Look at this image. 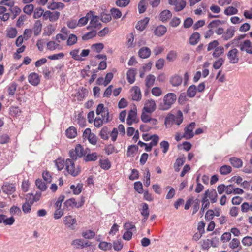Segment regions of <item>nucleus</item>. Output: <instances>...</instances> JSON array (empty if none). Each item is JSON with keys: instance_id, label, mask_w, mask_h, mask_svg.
I'll use <instances>...</instances> for the list:
<instances>
[{"instance_id": "obj_11", "label": "nucleus", "mask_w": 252, "mask_h": 252, "mask_svg": "<svg viewBox=\"0 0 252 252\" xmlns=\"http://www.w3.org/2000/svg\"><path fill=\"white\" fill-rule=\"evenodd\" d=\"M1 189L4 193L11 195L15 191L16 187L14 184L6 182L4 183Z\"/></svg>"}, {"instance_id": "obj_8", "label": "nucleus", "mask_w": 252, "mask_h": 252, "mask_svg": "<svg viewBox=\"0 0 252 252\" xmlns=\"http://www.w3.org/2000/svg\"><path fill=\"white\" fill-rule=\"evenodd\" d=\"M238 47L241 51L252 54V42L250 40H245L241 42Z\"/></svg>"}, {"instance_id": "obj_13", "label": "nucleus", "mask_w": 252, "mask_h": 252, "mask_svg": "<svg viewBox=\"0 0 252 252\" xmlns=\"http://www.w3.org/2000/svg\"><path fill=\"white\" fill-rule=\"evenodd\" d=\"M203 196L209 199L212 203H216L217 201L218 195L215 189H207L203 194Z\"/></svg>"}, {"instance_id": "obj_19", "label": "nucleus", "mask_w": 252, "mask_h": 252, "mask_svg": "<svg viewBox=\"0 0 252 252\" xmlns=\"http://www.w3.org/2000/svg\"><path fill=\"white\" fill-rule=\"evenodd\" d=\"M235 32V30L234 28L230 27L224 32L222 36V38L225 41L228 40L233 37Z\"/></svg>"}, {"instance_id": "obj_32", "label": "nucleus", "mask_w": 252, "mask_h": 252, "mask_svg": "<svg viewBox=\"0 0 252 252\" xmlns=\"http://www.w3.org/2000/svg\"><path fill=\"white\" fill-rule=\"evenodd\" d=\"M172 16L171 12L168 10L162 11L159 15V19L162 22L167 21Z\"/></svg>"}, {"instance_id": "obj_51", "label": "nucleus", "mask_w": 252, "mask_h": 252, "mask_svg": "<svg viewBox=\"0 0 252 252\" xmlns=\"http://www.w3.org/2000/svg\"><path fill=\"white\" fill-rule=\"evenodd\" d=\"M42 24L40 21L35 22L33 26L34 34L35 36L38 35L41 31Z\"/></svg>"}, {"instance_id": "obj_57", "label": "nucleus", "mask_w": 252, "mask_h": 252, "mask_svg": "<svg viewBox=\"0 0 252 252\" xmlns=\"http://www.w3.org/2000/svg\"><path fill=\"white\" fill-rule=\"evenodd\" d=\"M9 212L13 217L15 215L20 216L21 214L20 208L16 206H12L10 209Z\"/></svg>"}, {"instance_id": "obj_27", "label": "nucleus", "mask_w": 252, "mask_h": 252, "mask_svg": "<svg viewBox=\"0 0 252 252\" xmlns=\"http://www.w3.org/2000/svg\"><path fill=\"white\" fill-rule=\"evenodd\" d=\"M90 15H92V11H90L85 16L80 18L77 21L78 27H82L86 25L89 20V18H90Z\"/></svg>"}, {"instance_id": "obj_15", "label": "nucleus", "mask_w": 252, "mask_h": 252, "mask_svg": "<svg viewBox=\"0 0 252 252\" xmlns=\"http://www.w3.org/2000/svg\"><path fill=\"white\" fill-rule=\"evenodd\" d=\"M76 223V220L72 216H65L63 218V223L68 228L73 230L74 229V224Z\"/></svg>"}, {"instance_id": "obj_7", "label": "nucleus", "mask_w": 252, "mask_h": 252, "mask_svg": "<svg viewBox=\"0 0 252 252\" xmlns=\"http://www.w3.org/2000/svg\"><path fill=\"white\" fill-rule=\"evenodd\" d=\"M83 136L84 138L87 139L89 142L92 145H96L97 137L94 133L91 132V130L89 128H87L85 130L83 133Z\"/></svg>"}, {"instance_id": "obj_33", "label": "nucleus", "mask_w": 252, "mask_h": 252, "mask_svg": "<svg viewBox=\"0 0 252 252\" xmlns=\"http://www.w3.org/2000/svg\"><path fill=\"white\" fill-rule=\"evenodd\" d=\"M66 136L69 138H73L77 136V130L73 126L69 127L65 131Z\"/></svg>"}, {"instance_id": "obj_22", "label": "nucleus", "mask_w": 252, "mask_h": 252, "mask_svg": "<svg viewBox=\"0 0 252 252\" xmlns=\"http://www.w3.org/2000/svg\"><path fill=\"white\" fill-rule=\"evenodd\" d=\"M136 75V69L135 68H130L127 71L126 78L130 84H133L135 82Z\"/></svg>"}, {"instance_id": "obj_49", "label": "nucleus", "mask_w": 252, "mask_h": 252, "mask_svg": "<svg viewBox=\"0 0 252 252\" xmlns=\"http://www.w3.org/2000/svg\"><path fill=\"white\" fill-rule=\"evenodd\" d=\"M99 163L101 168L103 169L108 170L111 167V163L108 159H100Z\"/></svg>"}, {"instance_id": "obj_60", "label": "nucleus", "mask_w": 252, "mask_h": 252, "mask_svg": "<svg viewBox=\"0 0 252 252\" xmlns=\"http://www.w3.org/2000/svg\"><path fill=\"white\" fill-rule=\"evenodd\" d=\"M108 134H109V131H108V128L107 127H103L101 129V130L100 132V133H99V135H100L101 138H102L103 140H107L108 139V138H109Z\"/></svg>"}, {"instance_id": "obj_5", "label": "nucleus", "mask_w": 252, "mask_h": 252, "mask_svg": "<svg viewBox=\"0 0 252 252\" xmlns=\"http://www.w3.org/2000/svg\"><path fill=\"white\" fill-rule=\"evenodd\" d=\"M60 16V13L59 12H51L47 10L44 12L43 15V18L45 20H49L50 22H54L58 20Z\"/></svg>"}, {"instance_id": "obj_63", "label": "nucleus", "mask_w": 252, "mask_h": 252, "mask_svg": "<svg viewBox=\"0 0 252 252\" xmlns=\"http://www.w3.org/2000/svg\"><path fill=\"white\" fill-rule=\"evenodd\" d=\"M110 12L111 15L114 19L120 18L122 16V13L119 9L113 8L111 9Z\"/></svg>"}, {"instance_id": "obj_26", "label": "nucleus", "mask_w": 252, "mask_h": 252, "mask_svg": "<svg viewBox=\"0 0 252 252\" xmlns=\"http://www.w3.org/2000/svg\"><path fill=\"white\" fill-rule=\"evenodd\" d=\"M149 21V18L145 17L143 20L139 21L136 26V28L140 31H143L146 27Z\"/></svg>"}, {"instance_id": "obj_2", "label": "nucleus", "mask_w": 252, "mask_h": 252, "mask_svg": "<svg viewBox=\"0 0 252 252\" xmlns=\"http://www.w3.org/2000/svg\"><path fill=\"white\" fill-rule=\"evenodd\" d=\"M177 99L175 94L169 93L164 95L163 98V102L159 105V109L161 110H168L175 103Z\"/></svg>"}, {"instance_id": "obj_52", "label": "nucleus", "mask_w": 252, "mask_h": 252, "mask_svg": "<svg viewBox=\"0 0 252 252\" xmlns=\"http://www.w3.org/2000/svg\"><path fill=\"white\" fill-rule=\"evenodd\" d=\"M185 161V158H178L176 162L174 164V168L176 171H179L180 170V167L182 166Z\"/></svg>"}, {"instance_id": "obj_40", "label": "nucleus", "mask_w": 252, "mask_h": 252, "mask_svg": "<svg viewBox=\"0 0 252 252\" xmlns=\"http://www.w3.org/2000/svg\"><path fill=\"white\" fill-rule=\"evenodd\" d=\"M74 150L77 153V156H78L79 158H81L87 154L86 151L80 144H77Z\"/></svg>"}, {"instance_id": "obj_55", "label": "nucleus", "mask_w": 252, "mask_h": 252, "mask_svg": "<svg viewBox=\"0 0 252 252\" xmlns=\"http://www.w3.org/2000/svg\"><path fill=\"white\" fill-rule=\"evenodd\" d=\"M96 34V32L95 31H92L89 32L85 34H84L82 36V39L83 40H88L89 39H92L93 37H95Z\"/></svg>"}, {"instance_id": "obj_53", "label": "nucleus", "mask_w": 252, "mask_h": 252, "mask_svg": "<svg viewBox=\"0 0 252 252\" xmlns=\"http://www.w3.org/2000/svg\"><path fill=\"white\" fill-rule=\"evenodd\" d=\"M83 186L82 184H78L77 186L72 185L70 186V189H72L73 193L78 195L82 191Z\"/></svg>"}, {"instance_id": "obj_23", "label": "nucleus", "mask_w": 252, "mask_h": 252, "mask_svg": "<svg viewBox=\"0 0 252 252\" xmlns=\"http://www.w3.org/2000/svg\"><path fill=\"white\" fill-rule=\"evenodd\" d=\"M10 14L4 6H0V20L6 21L9 19Z\"/></svg>"}, {"instance_id": "obj_41", "label": "nucleus", "mask_w": 252, "mask_h": 252, "mask_svg": "<svg viewBox=\"0 0 252 252\" xmlns=\"http://www.w3.org/2000/svg\"><path fill=\"white\" fill-rule=\"evenodd\" d=\"M55 162L57 169L59 171L63 169L64 166L65 167V161L62 158H58Z\"/></svg>"}, {"instance_id": "obj_20", "label": "nucleus", "mask_w": 252, "mask_h": 252, "mask_svg": "<svg viewBox=\"0 0 252 252\" xmlns=\"http://www.w3.org/2000/svg\"><path fill=\"white\" fill-rule=\"evenodd\" d=\"M15 222V219L13 216L7 218L6 215H0V223H3L5 225H11Z\"/></svg>"}, {"instance_id": "obj_39", "label": "nucleus", "mask_w": 252, "mask_h": 252, "mask_svg": "<svg viewBox=\"0 0 252 252\" xmlns=\"http://www.w3.org/2000/svg\"><path fill=\"white\" fill-rule=\"evenodd\" d=\"M17 88V84L15 82L10 83L7 86L8 95L10 96H13L15 95Z\"/></svg>"}, {"instance_id": "obj_28", "label": "nucleus", "mask_w": 252, "mask_h": 252, "mask_svg": "<svg viewBox=\"0 0 252 252\" xmlns=\"http://www.w3.org/2000/svg\"><path fill=\"white\" fill-rule=\"evenodd\" d=\"M156 77L153 74H149L145 78V86L149 89L152 87L155 82Z\"/></svg>"}, {"instance_id": "obj_43", "label": "nucleus", "mask_w": 252, "mask_h": 252, "mask_svg": "<svg viewBox=\"0 0 252 252\" xmlns=\"http://www.w3.org/2000/svg\"><path fill=\"white\" fill-rule=\"evenodd\" d=\"M224 52V48L222 46H218L214 51L212 56L214 58H217L223 54Z\"/></svg>"}, {"instance_id": "obj_16", "label": "nucleus", "mask_w": 252, "mask_h": 252, "mask_svg": "<svg viewBox=\"0 0 252 252\" xmlns=\"http://www.w3.org/2000/svg\"><path fill=\"white\" fill-rule=\"evenodd\" d=\"M28 81L34 86H37L40 82V78L39 75L35 72L30 73L28 77Z\"/></svg>"}, {"instance_id": "obj_24", "label": "nucleus", "mask_w": 252, "mask_h": 252, "mask_svg": "<svg viewBox=\"0 0 252 252\" xmlns=\"http://www.w3.org/2000/svg\"><path fill=\"white\" fill-rule=\"evenodd\" d=\"M230 164L236 168H241L243 165L242 160L237 157H231L229 160Z\"/></svg>"}, {"instance_id": "obj_54", "label": "nucleus", "mask_w": 252, "mask_h": 252, "mask_svg": "<svg viewBox=\"0 0 252 252\" xmlns=\"http://www.w3.org/2000/svg\"><path fill=\"white\" fill-rule=\"evenodd\" d=\"M35 184L41 191H45L47 189L45 183L40 179H37L35 181Z\"/></svg>"}, {"instance_id": "obj_59", "label": "nucleus", "mask_w": 252, "mask_h": 252, "mask_svg": "<svg viewBox=\"0 0 252 252\" xmlns=\"http://www.w3.org/2000/svg\"><path fill=\"white\" fill-rule=\"evenodd\" d=\"M147 3L145 0H141L138 3V10L140 13H144L147 8Z\"/></svg>"}, {"instance_id": "obj_30", "label": "nucleus", "mask_w": 252, "mask_h": 252, "mask_svg": "<svg viewBox=\"0 0 252 252\" xmlns=\"http://www.w3.org/2000/svg\"><path fill=\"white\" fill-rule=\"evenodd\" d=\"M170 82L173 86H178L182 82V78L178 75H175L171 77Z\"/></svg>"}, {"instance_id": "obj_25", "label": "nucleus", "mask_w": 252, "mask_h": 252, "mask_svg": "<svg viewBox=\"0 0 252 252\" xmlns=\"http://www.w3.org/2000/svg\"><path fill=\"white\" fill-rule=\"evenodd\" d=\"M167 28L163 25H160L156 27L154 30V34L157 36H163L166 32Z\"/></svg>"}, {"instance_id": "obj_58", "label": "nucleus", "mask_w": 252, "mask_h": 252, "mask_svg": "<svg viewBox=\"0 0 252 252\" xmlns=\"http://www.w3.org/2000/svg\"><path fill=\"white\" fill-rule=\"evenodd\" d=\"M186 5V2L185 0H180L178 1L175 6V10L176 11H180L182 10Z\"/></svg>"}, {"instance_id": "obj_62", "label": "nucleus", "mask_w": 252, "mask_h": 252, "mask_svg": "<svg viewBox=\"0 0 252 252\" xmlns=\"http://www.w3.org/2000/svg\"><path fill=\"white\" fill-rule=\"evenodd\" d=\"M99 248L104 251L110 250L112 248V244L110 243L101 242L99 244Z\"/></svg>"}, {"instance_id": "obj_45", "label": "nucleus", "mask_w": 252, "mask_h": 252, "mask_svg": "<svg viewBox=\"0 0 252 252\" xmlns=\"http://www.w3.org/2000/svg\"><path fill=\"white\" fill-rule=\"evenodd\" d=\"M17 34V31L15 28L11 27L6 30V36L10 38H15Z\"/></svg>"}, {"instance_id": "obj_12", "label": "nucleus", "mask_w": 252, "mask_h": 252, "mask_svg": "<svg viewBox=\"0 0 252 252\" xmlns=\"http://www.w3.org/2000/svg\"><path fill=\"white\" fill-rule=\"evenodd\" d=\"M90 22L89 26L87 27L88 29L89 28L99 29L101 27V24L99 21V18L97 16L95 15L94 11H92V15H90Z\"/></svg>"}, {"instance_id": "obj_6", "label": "nucleus", "mask_w": 252, "mask_h": 252, "mask_svg": "<svg viewBox=\"0 0 252 252\" xmlns=\"http://www.w3.org/2000/svg\"><path fill=\"white\" fill-rule=\"evenodd\" d=\"M195 123L192 122L188 125L184 129L185 132L183 134V137L186 139H189L194 136L193 130L195 126Z\"/></svg>"}, {"instance_id": "obj_37", "label": "nucleus", "mask_w": 252, "mask_h": 252, "mask_svg": "<svg viewBox=\"0 0 252 252\" xmlns=\"http://www.w3.org/2000/svg\"><path fill=\"white\" fill-rule=\"evenodd\" d=\"M47 49L50 51H54L56 49H61V47L57 42H56L53 41H50L48 42L47 44Z\"/></svg>"}, {"instance_id": "obj_61", "label": "nucleus", "mask_w": 252, "mask_h": 252, "mask_svg": "<svg viewBox=\"0 0 252 252\" xmlns=\"http://www.w3.org/2000/svg\"><path fill=\"white\" fill-rule=\"evenodd\" d=\"M134 35L132 33H131L127 37V42L126 43V46L128 48H131L134 47Z\"/></svg>"}, {"instance_id": "obj_38", "label": "nucleus", "mask_w": 252, "mask_h": 252, "mask_svg": "<svg viewBox=\"0 0 252 252\" xmlns=\"http://www.w3.org/2000/svg\"><path fill=\"white\" fill-rule=\"evenodd\" d=\"M41 197V192H36L35 195L29 193L27 195L26 197L28 198L33 204L35 202L38 201Z\"/></svg>"}, {"instance_id": "obj_18", "label": "nucleus", "mask_w": 252, "mask_h": 252, "mask_svg": "<svg viewBox=\"0 0 252 252\" xmlns=\"http://www.w3.org/2000/svg\"><path fill=\"white\" fill-rule=\"evenodd\" d=\"M126 122L129 126H131L133 123L137 122V113L136 109H131L129 111Z\"/></svg>"}, {"instance_id": "obj_21", "label": "nucleus", "mask_w": 252, "mask_h": 252, "mask_svg": "<svg viewBox=\"0 0 252 252\" xmlns=\"http://www.w3.org/2000/svg\"><path fill=\"white\" fill-rule=\"evenodd\" d=\"M151 51L150 48L147 47H143L138 51V55L140 58L146 59L151 55Z\"/></svg>"}, {"instance_id": "obj_56", "label": "nucleus", "mask_w": 252, "mask_h": 252, "mask_svg": "<svg viewBox=\"0 0 252 252\" xmlns=\"http://www.w3.org/2000/svg\"><path fill=\"white\" fill-rule=\"evenodd\" d=\"M177 58V53L175 51H170L167 54L166 59L169 62H173Z\"/></svg>"}, {"instance_id": "obj_3", "label": "nucleus", "mask_w": 252, "mask_h": 252, "mask_svg": "<svg viewBox=\"0 0 252 252\" xmlns=\"http://www.w3.org/2000/svg\"><path fill=\"white\" fill-rule=\"evenodd\" d=\"M65 170L69 175L73 177L77 176L81 171L80 166L75 165L74 161L69 158L65 160Z\"/></svg>"}, {"instance_id": "obj_42", "label": "nucleus", "mask_w": 252, "mask_h": 252, "mask_svg": "<svg viewBox=\"0 0 252 252\" xmlns=\"http://www.w3.org/2000/svg\"><path fill=\"white\" fill-rule=\"evenodd\" d=\"M98 155L96 153L88 154L84 157V160L86 161H94L97 159Z\"/></svg>"}, {"instance_id": "obj_10", "label": "nucleus", "mask_w": 252, "mask_h": 252, "mask_svg": "<svg viewBox=\"0 0 252 252\" xmlns=\"http://www.w3.org/2000/svg\"><path fill=\"white\" fill-rule=\"evenodd\" d=\"M239 51L236 48H233L228 51L227 56L231 63H236L239 61Z\"/></svg>"}, {"instance_id": "obj_14", "label": "nucleus", "mask_w": 252, "mask_h": 252, "mask_svg": "<svg viewBox=\"0 0 252 252\" xmlns=\"http://www.w3.org/2000/svg\"><path fill=\"white\" fill-rule=\"evenodd\" d=\"M141 208L140 209V213L143 217L142 221L145 222L149 218L150 212L149 210L148 205L146 203H143L141 205Z\"/></svg>"}, {"instance_id": "obj_31", "label": "nucleus", "mask_w": 252, "mask_h": 252, "mask_svg": "<svg viewBox=\"0 0 252 252\" xmlns=\"http://www.w3.org/2000/svg\"><path fill=\"white\" fill-rule=\"evenodd\" d=\"M200 34L198 32H195L192 33L189 39L190 44L192 45L197 44L200 40Z\"/></svg>"}, {"instance_id": "obj_4", "label": "nucleus", "mask_w": 252, "mask_h": 252, "mask_svg": "<svg viewBox=\"0 0 252 252\" xmlns=\"http://www.w3.org/2000/svg\"><path fill=\"white\" fill-rule=\"evenodd\" d=\"M84 202L85 200L83 198H82L78 202H77L74 198H72L66 200L64 203V207L70 209L74 207L80 208L83 205Z\"/></svg>"}, {"instance_id": "obj_46", "label": "nucleus", "mask_w": 252, "mask_h": 252, "mask_svg": "<svg viewBox=\"0 0 252 252\" xmlns=\"http://www.w3.org/2000/svg\"><path fill=\"white\" fill-rule=\"evenodd\" d=\"M238 12V9L233 6H228L224 11V14L227 16L236 14Z\"/></svg>"}, {"instance_id": "obj_29", "label": "nucleus", "mask_w": 252, "mask_h": 252, "mask_svg": "<svg viewBox=\"0 0 252 252\" xmlns=\"http://www.w3.org/2000/svg\"><path fill=\"white\" fill-rule=\"evenodd\" d=\"M33 203L28 198H26V202L22 205V208L23 211L27 214L31 212L32 206Z\"/></svg>"}, {"instance_id": "obj_47", "label": "nucleus", "mask_w": 252, "mask_h": 252, "mask_svg": "<svg viewBox=\"0 0 252 252\" xmlns=\"http://www.w3.org/2000/svg\"><path fill=\"white\" fill-rule=\"evenodd\" d=\"M197 88L195 85H192L190 86L187 90V95L189 97H193L196 93Z\"/></svg>"}, {"instance_id": "obj_35", "label": "nucleus", "mask_w": 252, "mask_h": 252, "mask_svg": "<svg viewBox=\"0 0 252 252\" xmlns=\"http://www.w3.org/2000/svg\"><path fill=\"white\" fill-rule=\"evenodd\" d=\"M78 38L74 34H70L67 38L66 45L69 46H72L77 42Z\"/></svg>"}, {"instance_id": "obj_1", "label": "nucleus", "mask_w": 252, "mask_h": 252, "mask_svg": "<svg viewBox=\"0 0 252 252\" xmlns=\"http://www.w3.org/2000/svg\"><path fill=\"white\" fill-rule=\"evenodd\" d=\"M183 116L181 110H178L176 116L168 114L165 118L164 125L166 128L171 127L174 124L180 125L183 122Z\"/></svg>"}, {"instance_id": "obj_50", "label": "nucleus", "mask_w": 252, "mask_h": 252, "mask_svg": "<svg viewBox=\"0 0 252 252\" xmlns=\"http://www.w3.org/2000/svg\"><path fill=\"white\" fill-rule=\"evenodd\" d=\"M138 150V147L136 145H131L128 148L126 156L128 157H133L135 152Z\"/></svg>"}, {"instance_id": "obj_44", "label": "nucleus", "mask_w": 252, "mask_h": 252, "mask_svg": "<svg viewBox=\"0 0 252 252\" xmlns=\"http://www.w3.org/2000/svg\"><path fill=\"white\" fill-rule=\"evenodd\" d=\"M219 171L221 175H226L231 173L232 168L229 165H224L220 167Z\"/></svg>"}, {"instance_id": "obj_17", "label": "nucleus", "mask_w": 252, "mask_h": 252, "mask_svg": "<svg viewBox=\"0 0 252 252\" xmlns=\"http://www.w3.org/2000/svg\"><path fill=\"white\" fill-rule=\"evenodd\" d=\"M132 99L135 101H139L141 99V93L140 89L138 86H133L130 89Z\"/></svg>"}, {"instance_id": "obj_48", "label": "nucleus", "mask_w": 252, "mask_h": 252, "mask_svg": "<svg viewBox=\"0 0 252 252\" xmlns=\"http://www.w3.org/2000/svg\"><path fill=\"white\" fill-rule=\"evenodd\" d=\"M79 48L74 49L70 51L69 52V55L74 60L80 61V60H81V57H80V54H79Z\"/></svg>"}, {"instance_id": "obj_9", "label": "nucleus", "mask_w": 252, "mask_h": 252, "mask_svg": "<svg viewBox=\"0 0 252 252\" xmlns=\"http://www.w3.org/2000/svg\"><path fill=\"white\" fill-rule=\"evenodd\" d=\"M156 109V104L155 101L154 99H150L145 102L143 111L151 114L155 111Z\"/></svg>"}, {"instance_id": "obj_36", "label": "nucleus", "mask_w": 252, "mask_h": 252, "mask_svg": "<svg viewBox=\"0 0 252 252\" xmlns=\"http://www.w3.org/2000/svg\"><path fill=\"white\" fill-rule=\"evenodd\" d=\"M229 247L232 249H238V251L241 249L240 241L237 238H233L230 242Z\"/></svg>"}, {"instance_id": "obj_34", "label": "nucleus", "mask_w": 252, "mask_h": 252, "mask_svg": "<svg viewBox=\"0 0 252 252\" xmlns=\"http://www.w3.org/2000/svg\"><path fill=\"white\" fill-rule=\"evenodd\" d=\"M65 5L62 2H53L48 6V8L52 10L55 9H63Z\"/></svg>"}, {"instance_id": "obj_64", "label": "nucleus", "mask_w": 252, "mask_h": 252, "mask_svg": "<svg viewBox=\"0 0 252 252\" xmlns=\"http://www.w3.org/2000/svg\"><path fill=\"white\" fill-rule=\"evenodd\" d=\"M104 48V45L101 43L94 44L91 46V49L97 53H100Z\"/></svg>"}]
</instances>
